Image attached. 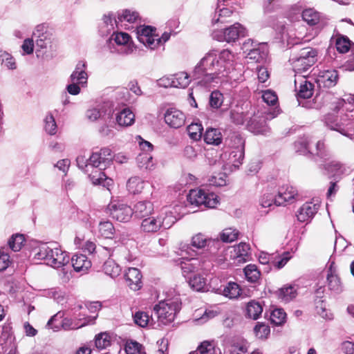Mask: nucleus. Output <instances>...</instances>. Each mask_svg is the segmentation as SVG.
<instances>
[{
	"instance_id": "obj_1",
	"label": "nucleus",
	"mask_w": 354,
	"mask_h": 354,
	"mask_svg": "<svg viewBox=\"0 0 354 354\" xmlns=\"http://www.w3.org/2000/svg\"><path fill=\"white\" fill-rule=\"evenodd\" d=\"M234 55L229 50L221 52L212 50L200 60L193 71L195 79H202L205 84L216 82L227 77L233 69Z\"/></svg>"
},
{
	"instance_id": "obj_2",
	"label": "nucleus",
	"mask_w": 354,
	"mask_h": 354,
	"mask_svg": "<svg viewBox=\"0 0 354 354\" xmlns=\"http://www.w3.org/2000/svg\"><path fill=\"white\" fill-rule=\"evenodd\" d=\"M37 53L46 57H53L57 48V42L45 24L36 26L32 32Z\"/></svg>"
},
{
	"instance_id": "obj_3",
	"label": "nucleus",
	"mask_w": 354,
	"mask_h": 354,
	"mask_svg": "<svg viewBox=\"0 0 354 354\" xmlns=\"http://www.w3.org/2000/svg\"><path fill=\"white\" fill-rule=\"evenodd\" d=\"M35 257L37 259L44 260L46 265L55 268L62 267L69 261L68 254L55 243L41 245Z\"/></svg>"
},
{
	"instance_id": "obj_4",
	"label": "nucleus",
	"mask_w": 354,
	"mask_h": 354,
	"mask_svg": "<svg viewBox=\"0 0 354 354\" xmlns=\"http://www.w3.org/2000/svg\"><path fill=\"white\" fill-rule=\"evenodd\" d=\"M176 221L171 211L162 210L158 215L151 214L142 220L140 230L145 233H156L161 229L169 228Z\"/></svg>"
},
{
	"instance_id": "obj_5",
	"label": "nucleus",
	"mask_w": 354,
	"mask_h": 354,
	"mask_svg": "<svg viewBox=\"0 0 354 354\" xmlns=\"http://www.w3.org/2000/svg\"><path fill=\"white\" fill-rule=\"evenodd\" d=\"M181 303L178 298L160 301L153 307L158 322L163 325L171 323L179 312Z\"/></svg>"
},
{
	"instance_id": "obj_6",
	"label": "nucleus",
	"mask_w": 354,
	"mask_h": 354,
	"mask_svg": "<svg viewBox=\"0 0 354 354\" xmlns=\"http://www.w3.org/2000/svg\"><path fill=\"white\" fill-rule=\"evenodd\" d=\"M317 51L312 48H304L300 50L298 55L293 56L290 62L296 73L307 71L317 61Z\"/></svg>"
},
{
	"instance_id": "obj_7",
	"label": "nucleus",
	"mask_w": 354,
	"mask_h": 354,
	"mask_svg": "<svg viewBox=\"0 0 354 354\" xmlns=\"http://www.w3.org/2000/svg\"><path fill=\"white\" fill-rule=\"evenodd\" d=\"M187 201L192 205L206 208H215L219 203L216 194L202 189H192L187 196Z\"/></svg>"
},
{
	"instance_id": "obj_8",
	"label": "nucleus",
	"mask_w": 354,
	"mask_h": 354,
	"mask_svg": "<svg viewBox=\"0 0 354 354\" xmlns=\"http://www.w3.org/2000/svg\"><path fill=\"white\" fill-rule=\"evenodd\" d=\"M250 245L245 243H240L237 245L229 246L227 248L221 247L219 250L222 258L218 259L219 263L235 259L238 263H243L248 260Z\"/></svg>"
},
{
	"instance_id": "obj_9",
	"label": "nucleus",
	"mask_w": 354,
	"mask_h": 354,
	"mask_svg": "<svg viewBox=\"0 0 354 354\" xmlns=\"http://www.w3.org/2000/svg\"><path fill=\"white\" fill-rule=\"evenodd\" d=\"M245 28L241 24L235 23L223 30L214 32L212 37L218 41L230 43L235 41L241 37H245Z\"/></svg>"
},
{
	"instance_id": "obj_10",
	"label": "nucleus",
	"mask_w": 354,
	"mask_h": 354,
	"mask_svg": "<svg viewBox=\"0 0 354 354\" xmlns=\"http://www.w3.org/2000/svg\"><path fill=\"white\" fill-rule=\"evenodd\" d=\"M107 210L113 219L120 222H128L133 215V211L130 206L119 201L111 202Z\"/></svg>"
},
{
	"instance_id": "obj_11",
	"label": "nucleus",
	"mask_w": 354,
	"mask_h": 354,
	"mask_svg": "<svg viewBox=\"0 0 354 354\" xmlns=\"http://www.w3.org/2000/svg\"><path fill=\"white\" fill-rule=\"evenodd\" d=\"M149 26H140L136 28V35L139 41L147 48L154 50L160 46L159 36Z\"/></svg>"
},
{
	"instance_id": "obj_12",
	"label": "nucleus",
	"mask_w": 354,
	"mask_h": 354,
	"mask_svg": "<svg viewBox=\"0 0 354 354\" xmlns=\"http://www.w3.org/2000/svg\"><path fill=\"white\" fill-rule=\"evenodd\" d=\"M326 285L328 290L333 295H338L343 292L344 286L337 273L335 263L332 262L327 271Z\"/></svg>"
},
{
	"instance_id": "obj_13",
	"label": "nucleus",
	"mask_w": 354,
	"mask_h": 354,
	"mask_svg": "<svg viewBox=\"0 0 354 354\" xmlns=\"http://www.w3.org/2000/svg\"><path fill=\"white\" fill-rule=\"evenodd\" d=\"M192 245L198 249L208 246L209 247L210 253L213 255H216V250L219 251L221 249V243L219 240L208 239L201 233H198L192 237Z\"/></svg>"
},
{
	"instance_id": "obj_14",
	"label": "nucleus",
	"mask_w": 354,
	"mask_h": 354,
	"mask_svg": "<svg viewBox=\"0 0 354 354\" xmlns=\"http://www.w3.org/2000/svg\"><path fill=\"white\" fill-rule=\"evenodd\" d=\"M164 118L166 124L170 127L175 129L183 127L186 120L184 113L175 108L167 109L165 113Z\"/></svg>"
},
{
	"instance_id": "obj_15",
	"label": "nucleus",
	"mask_w": 354,
	"mask_h": 354,
	"mask_svg": "<svg viewBox=\"0 0 354 354\" xmlns=\"http://www.w3.org/2000/svg\"><path fill=\"white\" fill-rule=\"evenodd\" d=\"M325 122L330 129L337 131L344 136L351 137L354 135V128L351 122L346 124L342 122H338L332 115H328L326 118Z\"/></svg>"
},
{
	"instance_id": "obj_16",
	"label": "nucleus",
	"mask_w": 354,
	"mask_h": 354,
	"mask_svg": "<svg viewBox=\"0 0 354 354\" xmlns=\"http://www.w3.org/2000/svg\"><path fill=\"white\" fill-rule=\"evenodd\" d=\"M212 266L210 261L192 258L182 264L181 268L184 273H189L199 270L207 271Z\"/></svg>"
},
{
	"instance_id": "obj_17",
	"label": "nucleus",
	"mask_w": 354,
	"mask_h": 354,
	"mask_svg": "<svg viewBox=\"0 0 354 354\" xmlns=\"http://www.w3.org/2000/svg\"><path fill=\"white\" fill-rule=\"evenodd\" d=\"M319 208L318 201L307 202L304 203L297 211V217L299 221H308L315 216Z\"/></svg>"
},
{
	"instance_id": "obj_18",
	"label": "nucleus",
	"mask_w": 354,
	"mask_h": 354,
	"mask_svg": "<svg viewBox=\"0 0 354 354\" xmlns=\"http://www.w3.org/2000/svg\"><path fill=\"white\" fill-rule=\"evenodd\" d=\"M267 120L266 115H254L248 122L249 131L254 134H266L270 131L266 124Z\"/></svg>"
},
{
	"instance_id": "obj_19",
	"label": "nucleus",
	"mask_w": 354,
	"mask_h": 354,
	"mask_svg": "<svg viewBox=\"0 0 354 354\" xmlns=\"http://www.w3.org/2000/svg\"><path fill=\"white\" fill-rule=\"evenodd\" d=\"M297 196V190L292 186H283L280 188L276 198L275 205H283L286 203H292Z\"/></svg>"
},
{
	"instance_id": "obj_20",
	"label": "nucleus",
	"mask_w": 354,
	"mask_h": 354,
	"mask_svg": "<svg viewBox=\"0 0 354 354\" xmlns=\"http://www.w3.org/2000/svg\"><path fill=\"white\" fill-rule=\"evenodd\" d=\"M86 64L84 61H80L77 64L75 70L70 76L71 82L78 83L82 86H85L87 83L88 75L86 72Z\"/></svg>"
},
{
	"instance_id": "obj_21",
	"label": "nucleus",
	"mask_w": 354,
	"mask_h": 354,
	"mask_svg": "<svg viewBox=\"0 0 354 354\" xmlns=\"http://www.w3.org/2000/svg\"><path fill=\"white\" fill-rule=\"evenodd\" d=\"M338 75L335 70H324L320 71L317 77V83L319 86L330 88L334 86L337 82Z\"/></svg>"
},
{
	"instance_id": "obj_22",
	"label": "nucleus",
	"mask_w": 354,
	"mask_h": 354,
	"mask_svg": "<svg viewBox=\"0 0 354 354\" xmlns=\"http://www.w3.org/2000/svg\"><path fill=\"white\" fill-rule=\"evenodd\" d=\"M127 286L133 290H138L142 287V274L136 268H129L124 274Z\"/></svg>"
},
{
	"instance_id": "obj_23",
	"label": "nucleus",
	"mask_w": 354,
	"mask_h": 354,
	"mask_svg": "<svg viewBox=\"0 0 354 354\" xmlns=\"http://www.w3.org/2000/svg\"><path fill=\"white\" fill-rule=\"evenodd\" d=\"M116 24L127 26L128 24H136L140 21V15L136 10L126 9L118 12L117 19H113Z\"/></svg>"
},
{
	"instance_id": "obj_24",
	"label": "nucleus",
	"mask_w": 354,
	"mask_h": 354,
	"mask_svg": "<svg viewBox=\"0 0 354 354\" xmlns=\"http://www.w3.org/2000/svg\"><path fill=\"white\" fill-rule=\"evenodd\" d=\"M93 169L91 171L89 178L93 185H102L104 187L109 189V187L112 185L113 180L111 178H107L105 174L102 171L105 168L100 167H91Z\"/></svg>"
},
{
	"instance_id": "obj_25",
	"label": "nucleus",
	"mask_w": 354,
	"mask_h": 354,
	"mask_svg": "<svg viewBox=\"0 0 354 354\" xmlns=\"http://www.w3.org/2000/svg\"><path fill=\"white\" fill-rule=\"evenodd\" d=\"M298 80H295V89L297 92V95L299 98L308 99L312 97L314 91L313 84L308 81L305 77H302L299 82V86H297Z\"/></svg>"
},
{
	"instance_id": "obj_26",
	"label": "nucleus",
	"mask_w": 354,
	"mask_h": 354,
	"mask_svg": "<svg viewBox=\"0 0 354 354\" xmlns=\"http://www.w3.org/2000/svg\"><path fill=\"white\" fill-rule=\"evenodd\" d=\"M132 209L135 216L142 219L154 213L153 204L147 201L138 202Z\"/></svg>"
},
{
	"instance_id": "obj_27",
	"label": "nucleus",
	"mask_w": 354,
	"mask_h": 354,
	"mask_svg": "<svg viewBox=\"0 0 354 354\" xmlns=\"http://www.w3.org/2000/svg\"><path fill=\"white\" fill-rule=\"evenodd\" d=\"M268 54V46L266 44L262 43V44L258 47L252 48V50H250V52H248L245 57L252 62L261 63L266 59Z\"/></svg>"
},
{
	"instance_id": "obj_28",
	"label": "nucleus",
	"mask_w": 354,
	"mask_h": 354,
	"mask_svg": "<svg viewBox=\"0 0 354 354\" xmlns=\"http://www.w3.org/2000/svg\"><path fill=\"white\" fill-rule=\"evenodd\" d=\"M115 120L119 126L129 127L135 122V115L129 108H125L116 114Z\"/></svg>"
},
{
	"instance_id": "obj_29",
	"label": "nucleus",
	"mask_w": 354,
	"mask_h": 354,
	"mask_svg": "<svg viewBox=\"0 0 354 354\" xmlns=\"http://www.w3.org/2000/svg\"><path fill=\"white\" fill-rule=\"evenodd\" d=\"M72 266L77 272H84L91 266V261L82 254H76L71 259Z\"/></svg>"
},
{
	"instance_id": "obj_30",
	"label": "nucleus",
	"mask_w": 354,
	"mask_h": 354,
	"mask_svg": "<svg viewBox=\"0 0 354 354\" xmlns=\"http://www.w3.org/2000/svg\"><path fill=\"white\" fill-rule=\"evenodd\" d=\"M277 297L284 302H288L296 297L297 292L295 286H284L277 292Z\"/></svg>"
},
{
	"instance_id": "obj_31",
	"label": "nucleus",
	"mask_w": 354,
	"mask_h": 354,
	"mask_svg": "<svg viewBox=\"0 0 354 354\" xmlns=\"http://www.w3.org/2000/svg\"><path fill=\"white\" fill-rule=\"evenodd\" d=\"M115 230L113 223L109 221H100L97 227L98 234L104 239H112Z\"/></svg>"
},
{
	"instance_id": "obj_32",
	"label": "nucleus",
	"mask_w": 354,
	"mask_h": 354,
	"mask_svg": "<svg viewBox=\"0 0 354 354\" xmlns=\"http://www.w3.org/2000/svg\"><path fill=\"white\" fill-rule=\"evenodd\" d=\"M145 181L138 176L131 177L127 183L128 191L133 194L140 193L144 189Z\"/></svg>"
},
{
	"instance_id": "obj_33",
	"label": "nucleus",
	"mask_w": 354,
	"mask_h": 354,
	"mask_svg": "<svg viewBox=\"0 0 354 354\" xmlns=\"http://www.w3.org/2000/svg\"><path fill=\"white\" fill-rule=\"evenodd\" d=\"M103 271L106 275L115 278L120 275L121 268L113 259H109L104 263Z\"/></svg>"
},
{
	"instance_id": "obj_34",
	"label": "nucleus",
	"mask_w": 354,
	"mask_h": 354,
	"mask_svg": "<svg viewBox=\"0 0 354 354\" xmlns=\"http://www.w3.org/2000/svg\"><path fill=\"white\" fill-rule=\"evenodd\" d=\"M227 145L231 150H245V140L236 133H232L227 140Z\"/></svg>"
},
{
	"instance_id": "obj_35",
	"label": "nucleus",
	"mask_w": 354,
	"mask_h": 354,
	"mask_svg": "<svg viewBox=\"0 0 354 354\" xmlns=\"http://www.w3.org/2000/svg\"><path fill=\"white\" fill-rule=\"evenodd\" d=\"M138 166L140 169L151 170L153 169L154 163L153 157L150 153H140L136 158Z\"/></svg>"
},
{
	"instance_id": "obj_36",
	"label": "nucleus",
	"mask_w": 354,
	"mask_h": 354,
	"mask_svg": "<svg viewBox=\"0 0 354 354\" xmlns=\"http://www.w3.org/2000/svg\"><path fill=\"white\" fill-rule=\"evenodd\" d=\"M263 312V307L260 303L251 301L248 302L246 307V313L248 317L252 319H257Z\"/></svg>"
},
{
	"instance_id": "obj_37",
	"label": "nucleus",
	"mask_w": 354,
	"mask_h": 354,
	"mask_svg": "<svg viewBox=\"0 0 354 354\" xmlns=\"http://www.w3.org/2000/svg\"><path fill=\"white\" fill-rule=\"evenodd\" d=\"M204 140L206 143L218 145L222 141V135L219 130L209 129L206 131Z\"/></svg>"
},
{
	"instance_id": "obj_38",
	"label": "nucleus",
	"mask_w": 354,
	"mask_h": 354,
	"mask_svg": "<svg viewBox=\"0 0 354 354\" xmlns=\"http://www.w3.org/2000/svg\"><path fill=\"white\" fill-rule=\"evenodd\" d=\"M0 63L2 66L8 70H15L17 68L15 59L10 53L0 50Z\"/></svg>"
},
{
	"instance_id": "obj_39",
	"label": "nucleus",
	"mask_w": 354,
	"mask_h": 354,
	"mask_svg": "<svg viewBox=\"0 0 354 354\" xmlns=\"http://www.w3.org/2000/svg\"><path fill=\"white\" fill-rule=\"evenodd\" d=\"M310 140L308 138H301L297 140L295 147L297 152L301 154L313 153L314 151L310 146Z\"/></svg>"
},
{
	"instance_id": "obj_40",
	"label": "nucleus",
	"mask_w": 354,
	"mask_h": 354,
	"mask_svg": "<svg viewBox=\"0 0 354 354\" xmlns=\"http://www.w3.org/2000/svg\"><path fill=\"white\" fill-rule=\"evenodd\" d=\"M302 18L308 24L314 26L319 22L320 15L314 9L308 8L303 11Z\"/></svg>"
},
{
	"instance_id": "obj_41",
	"label": "nucleus",
	"mask_w": 354,
	"mask_h": 354,
	"mask_svg": "<svg viewBox=\"0 0 354 354\" xmlns=\"http://www.w3.org/2000/svg\"><path fill=\"white\" fill-rule=\"evenodd\" d=\"M175 88H185L190 83L189 75L186 72H179L173 75Z\"/></svg>"
},
{
	"instance_id": "obj_42",
	"label": "nucleus",
	"mask_w": 354,
	"mask_h": 354,
	"mask_svg": "<svg viewBox=\"0 0 354 354\" xmlns=\"http://www.w3.org/2000/svg\"><path fill=\"white\" fill-rule=\"evenodd\" d=\"M245 278L250 282L254 283L258 281L260 277V272L257 266L249 264L244 268Z\"/></svg>"
},
{
	"instance_id": "obj_43",
	"label": "nucleus",
	"mask_w": 354,
	"mask_h": 354,
	"mask_svg": "<svg viewBox=\"0 0 354 354\" xmlns=\"http://www.w3.org/2000/svg\"><path fill=\"white\" fill-rule=\"evenodd\" d=\"M189 284L196 291H204L206 288V279L201 275H194L190 278Z\"/></svg>"
},
{
	"instance_id": "obj_44",
	"label": "nucleus",
	"mask_w": 354,
	"mask_h": 354,
	"mask_svg": "<svg viewBox=\"0 0 354 354\" xmlns=\"http://www.w3.org/2000/svg\"><path fill=\"white\" fill-rule=\"evenodd\" d=\"M241 288L239 286L234 282H230L223 289V295L230 299H236L241 294Z\"/></svg>"
},
{
	"instance_id": "obj_45",
	"label": "nucleus",
	"mask_w": 354,
	"mask_h": 354,
	"mask_svg": "<svg viewBox=\"0 0 354 354\" xmlns=\"http://www.w3.org/2000/svg\"><path fill=\"white\" fill-rule=\"evenodd\" d=\"M104 113H105V106L99 104L95 107L88 109L86 115L88 120L94 122L100 118Z\"/></svg>"
},
{
	"instance_id": "obj_46",
	"label": "nucleus",
	"mask_w": 354,
	"mask_h": 354,
	"mask_svg": "<svg viewBox=\"0 0 354 354\" xmlns=\"http://www.w3.org/2000/svg\"><path fill=\"white\" fill-rule=\"evenodd\" d=\"M270 320L276 326L282 325L286 322V313L281 308H276L271 313Z\"/></svg>"
},
{
	"instance_id": "obj_47",
	"label": "nucleus",
	"mask_w": 354,
	"mask_h": 354,
	"mask_svg": "<svg viewBox=\"0 0 354 354\" xmlns=\"http://www.w3.org/2000/svg\"><path fill=\"white\" fill-rule=\"evenodd\" d=\"M245 150H231L229 153L228 162L233 166L238 167L242 164L244 158Z\"/></svg>"
},
{
	"instance_id": "obj_48",
	"label": "nucleus",
	"mask_w": 354,
	"mask_h": 354,
	"mask_svg": "<svg viewBox=\"0 0 354 354\" xmlns=\"http://www.w3.org/2000/svg\"><path fill=\"white\" fill-rule=\"evenodd\" d=\"M57 124L53 115L48 113L44 119V129L46 132L51 136L55 135L57 133Z\"/></svg>"
},
{
	"instance_id": "obj_49",
	"label": "nucleus",
	"mask_w": 354,
	"mask_h": 354,
	"mask_svg": "<svg viewBox=\"0 0 354 354\" xmlns=\"http://www.w3.org/2000/svg\"><path fill=\"white\" fill-rule=\"evenodd\" d=\"M187 130L190 138L198 140L201 138L203 128L201 124L192 123L187 127Z\"/></svg>"
},
{
	"instance_id": "obj_50",
	"label": "nucleus",
	"mask_w": 354,
	"mask_h": 354,
	"mask_svg": "<svg viewBox=\"0 0 354 354\" xmlns=\"http://www.w3.org/2000/svg\"><path fill=\"white\" fill-rule=\"evenodd\" d=\"M25 238L24 235L17 234L12 236L8 241V244L12 250L17 252L21 250Z\"/></svg>"
},
{
	"instance_id": "obj_51",
	"label": "nucleus",
	"mask_w": 354,
	"mask_h": 354,
	"mask_svg": "<svg viewBox=\"0 0 354 354\" xmlns=\"http://www.w3.org/2000/svg\"><path fill=\"white\" fill-rule=\"evenodd\" d=\"M214 346L215 345L213 341H204L198 346L196 351L192 353H196L197 354H214Z\"/></svg>"
},
{
	"instance_id": "obj_52",
	"label": "nucleus",
	"mask_w": 354,
	"mask_h": 354,
	"mask_svg": "<svg viewBox=\"0 0 354 354\" xmlns=\"http://www.w3.org/2000/svg\"><path fill=\"white\" fill-rule=\"evenodd\" d=\"M239 232L236 229L226 228L221 234V239L223 242H232L237 239Z\"/></svg>"
},
{
	"instance_id": "obj_53",
	"label": "nucleus",
	"mask_w": 354,
	"mask_h": 354,
	"mask_svg": "<svg viewBox=\"0 0 354 354\" xmlns=\"http://www.w3.org/2000/svg\"><path fill=\"white\" fill-rule=\"evenodd\" d=\"M256 336L259 339H266L270 333V327L263 323L258 322L254 328Z\"/></svg>"
},
{
	"instance_id": "obj_54",
	"label": "nucleus",
	"mask_w": 354,
	"mask_h": 354,
	"mask_svg": "<svg viewBox=\"0 0 354 354\" xmlns=\"http://www.w3.org/2000/svg\"><path fill=\"white\" fill-rule=\"evenodd\" d=\"M223 102V95L218 91L212 92L209 96V105L213 109H218Z\"/></svg>"
},
{
	"instance_id": "obj_55",
	"label": "nucleus",
	"mask_w": 354,
	"mask_h": 354,
	"mask_svg": "<svg viewBox=\"0 0 354 354\" xmlns=\"http://www.w3.org/2000/svg\"><path fill=\"white\" fill-rule=\"evenodd\" d=\"M133 319L135 323L140 327H145L150 321L153 322V318L151 317L150 319L148 314L145 312H137L133 317Z\"/></svg>"
},
{
	"instance_id": "obj_56",
	"label": "nucleus",
	"mask_w": 354,
	"mask_h": 354,
	"mask_svg": "<svg viewBox=\"0 0 354 354\" xmlns=\"http://www.w3.org/2000/svg\"><path fill=\"white\" fill-rule=\"evenodd\" d=\"M229 351L231 354H245L248 351L247 344L244 342H234L230 345Z\"/></svg>"
},
{
	"instance_id": "obj_57",
	"label": "nucleus",
	"mask_w": 354,
	"mask_h": 354,
	"mask_svg": "<svg viewBox=\"0 0 354 354\" xmlns=\"http://www.w3.org/2000/svg\"><path fill=\"white\" fill-rule=\"evenodd\" d=\"M277 196L272 193H264L260 198L259 203L262 207H270L273 204L275 205V201Z\"/></svg>"
},
{
	"instance_id": "obj_58",
	"label": "nucleus",
	"mask_w": 354,
	"mask_h": 354,
	"mask_svg": "<svg viewBox=\"0 0 354 354\" xmlns=\"http://www.w3.org/2000/svg\"><path fill=\"white\" fill-rule=\"evenodd\" d=\"M102 156L97 152H93L88 159L89 167L105 168L106 165L101 159Z\"/></svg>"
},
{
	"instance_id": "obj_59",
	"label": "nucleus",
	"mask_w": 354,
	"mask_h": 354,
	"mask_svg": "<svg viewBox=\"0 0 354 354\" xmlns=\"http://www.w3.org/2000/svg\"><path fill=\"white\" fill-rule=\"evenodd\" d=\"M112 40H114V41L120 46H124L127 45L129 40H130V36L129 34L126 32H117L114 33L111 35Z\"/></svg>"
},
{
	"instance_id": "obj_60",
	"label": "nucleus",
	"mask_w": 354,
	"mask_h": 354,
	"mask_svg": "<svg viewBox=\"0 0 354 354\" xmlns=\"http://www.w3.org/2000/svg\"><path fill=\"white\" fill-rule=\"evenodd\" d=\"M95 345L97 348L100 349H103L107 347L110 344L109 336L106 333H102L99 334L95 337Z\"/></svg>"
},
{
	"instance_id": "obj_61",
	"label": "nucleus",
	"mask_w": 354,
	"mask_h": 354,
	"mask_svg": "<svg viewBox=\"0 0 354 354\" xmlns=\"http://www.w3.org/2000/svg\"><path fill=\"white\" fill-rule=\"evenodd\" d=\"M263 100L268 105H274L277 101L278 97L275 92L271 90H266L262 93Z\"/></svg>"
},
{
	"instance_id": "obj_62",
	"label": "nucleus",
	"mask_w": 354,
	"mask_h": 354,
	"mask_svg": "<svg viewBox=\"0 0 354 354\" xmlns=\"http://www.w3.org/2000/svg\"><path fill=\"white\" fill-rule=\"evenodd\" d=\"M232 11L229 8H223L219 10V12L217 15L216 14L214 18L212 19V22L214 24L218 23L221 21V23H225L227 21L225 18L229 17L232 15Z\"/></svg>"
},
{
	"instance_id": "obj_63",
	"label": "nucleus",
	"mask_w": 354,
	"mask_h": 354,
	"mask_svg": "<svg viewBox=\"0 0 354 354\" xmlns=\"http://www.w3.org/2000/svg\"><path fill=\"white\" fill-rule=\"evenodd\" d=\"M326 169L334 175H339L343 174L342 166L337 161L332 160L325 165Z\"/></svg>"
},
{
	"instance_id": "obj_64",
	"label": "nucleus",
	"mask_w": 354,
	"mask_h": 354,
	"mask_svg": "<svg viewBox=\"0 0 354 354\" xmlns=\"http://www.w3.org/2000/svg\"><path fill=\"white\" fill-rule=\"evenodd\" d=\"M142 346L136 342H128L125 346V351L127 354H139L140 353Z\"/></svg>"
}]
</instances>
